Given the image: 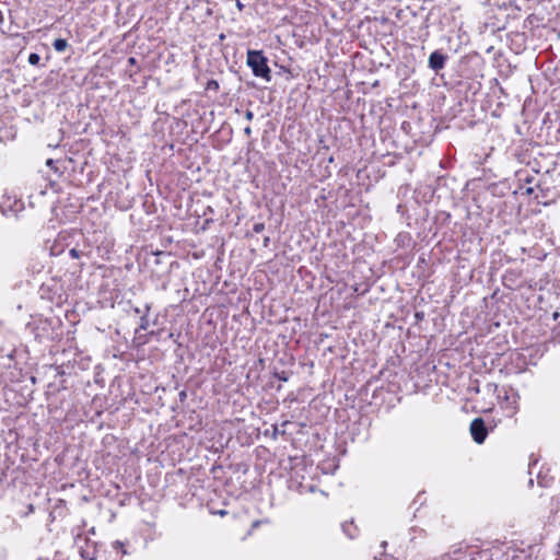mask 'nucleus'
I'll use <instances>...</instances> for the list:
<instances>
[{
    "label": "nucleus",
    "instance_id": "nucleus-1",
    "mask_svg": "<svg viewBox=\"0 0 560 560\" xmlns=\"http://www.w3.org/2000/svg\"><path fill=\"white\" fill-rule=\"evenodd\" d=\"M246 61L255 77H260L267 82L271 80V71L261 50H248Z\"/></svg>",
    "mask_w": 560,
    "mask_h": 560
},
{
    "label": "nucleus",
    "instance_id": "nucleus-2",
    "mask_svg": "<svg viewBox=\"0 0 560 560\" xmlns=\"http://www.w3.org/2000/svg\"><path fill=\"white\" fill-rule=\"evenodd\" d=\"M470 434L474 439V441L478 444L483 443V441L487 438V429L485 427V422L481 418H476L471 421L470 427Z\"/></svg>",
    "mask_w": 560,
    "mask_h": 560
},
{
    "label": "nucleus",
    "instance_id": "nucleus-3",
    "mask_svg": "<svg viewBox=\"0 0 560 560\" xmlns=\"http://www.w3.org/2000/svg\"><path fill=\"white\" fill-rule=\"evenodd\" d=\"M446 62V56L443 55L441 51L435 50L433 51L429 57V67L434 70L439 71L444 68Z\"/></svg>",
    "mask_w": 560,
    "mask_h": 560
},
{
    "label": "nucleus",
    "instance_id": "nucleus-4",
    "mask_svg": "<svg viewBox=\"0 0 560 560\" xmlns=\"http://www.w3.org/2000/svg\"><path fill=\"white\" fill-rule=\"evenodd\" d=\"M91 254V250H90V245H84V248L83 249H79L78 247H73L69 250V255L74 258V259H79L81 257H89Z\"/></svg>",
    "mask_w": 560,
    "mask_h": 560
},
{
    "label": "nucleus",
    "instance_id": "nucleus-5",
    "mask_svg": "<svg viewBox=\"0 0 560 560\" xmlns=\"http://www.w3.org/2000/svg\"><path fill=\"white\" fill-rule=\"evenodd\" d=\"M342 529L345 532V534L349 537V538H354L357 537L358 535V528L353 525V523H346L342 525Z\"/></svg>",
    "mask_w": 560,
    "mask_h": 560
},
{
    "label": "nucleus",
    "instance_id": "nucleus-6",
    "mask_svg": "<svg viewBox=\"0 0 560 560\" xmlns=\"http://www.w3.org/2000/svg\"><path fill=\"white\" fill-rule=\"evenodd\" d=\"M54 48L58 52H63L68 47V42L63 38H58L52 44Z\"/></svg>",
    "mask_w": 560,
    "mask_h": 560
},
{
    "label": "nucleus",
    "instance_id": "nucleus-7",
    "mask_svg": "<svg viewBox=\"0 0 560 560\" xmlns=\"http://www.w3.org/2000/svg\"><path fill=\"white\" fill-rule=\"evenodd\" d=\"M124 547H125V544L122 541L116 540L113 542V548L116 549L117 551H120L121 556L127 553V551Z\"/></svg>",
    "mask_w": 560,
    "mask_h": 560
},
{
    "label": "nucleus",
    "instance_id": "nucleus-8",
    "mask_svg": "<svg viewBox=\"0 0 560 560\" xmlns=\"http://www.w3.org/2000/svg\"><path fill=\"white\" fill-rule=\"evenodd\" d=\"M40 57L39 55L33 52L28 56V62L32 66H37L39 63Z\"/></svg>",
    "mask_w": 560,
    "mask_h": 560
},
{
    "label": "nucleus",
    "instance_id": "nucleus-9",
    "mask_svg": "<svg viewBox=\"0 0 560 560\" xmlns=\"http://www.w3.org/2000/svg\"><path fill=\"white\" fill-rule=\"evenodd\" d=\"M46 165L54 170V172L57 173L59 176L62 174V172L59 171V168L56 166V162L52 159H48L46 161Z\"/></svg>",
    "mask_w": 560,
    "mask_h": 560
},
{
    "label": "nucleus",
    "instance_id": "nucleus-10",
    "mask_svg": "<svg viewBox=\"0 0 560 560\" xmlns=\"http://www.w3.org/2000/svg\"><path fill=\"white\" fill-rule=\"evenodd\" d=\"M254 232L260 233L265 230L264 223H256L253 228Z\"/></svg>",
    "mask_w": 560,
    "mask_h": 560
},
{
    "label": "nucleus",
    "instance_id": "nucleus-11",
    "mask_svg": "<svg viewBox=\"0 0 560 560\" xmlns=\"http://www.w3.org/2000/svg\"><path fill=\"white\" fill-rule=\"evenodd\" d=\"M140 328L144 330L148 328V320L144 317L141 318Z\"/></svg>",
    "mask_w": 560,
    "mask_h": 560
},
{
    "label": "nucleus",
    "instance_id": "nucleus-12",
    "mask_svg": "<svg viewBox=\"0 0 560 560\" xmlns=\"http://www.w3.org/2000/svg\"><path fill=\"white\" fill-rule=\"evenodd\" d=\"M245 118L250 121L254 118V114L252 110H246Z\"/></svg>",
    "mask_w": 560,
    "mask_h": 560
},
{
    "label": "nucleus",
    "instance_id": "nucleus-13",
    "mask_svg": "<svg viewBox=\"0 0 560 560\" xmlns=\"http://www.w3.org/2000/svg\"><path fill=\"white\" fill-rule=\"evenodd\" d=\"M244 132L245 135L249 136L252 133V129L249 126H247L245 129H244Z\"/></svg>",
    "mask_w": 560,
    "mask_h": 560
},
{
    "label": "nucleus",
    "instance_id": "nucleus-14",
    "mask_svg": "<svg viewBox=\"0 0 560 560\" xmlns=\"http://www.w3.org/2000/svg\"><path fill=\"white\" fill-rule=\"evenodd\" d=\"M129 63L133 65L136 62V59L133 57L129 58Z\"/></svg>",
    "mask_w": 560,
    "mask_h": 560
},
{
    "label": "nucleus",
    "instance_id": "nucleus-15",
    "mask_svg": "<svg viewBox=\"0 0 560 560\" xmlns=\"http://www.w3.org/2000/svg\"><path fill=\"white\" fill-rule=\"evenodd\" d=\"M236 5H237V8H238L240 10H242V8H243V4H242V3H241V2L238 1V0H237V3H236Z\"/></svg>",
    "mask_w": 560,
    "mask_h": 560
}]
</instances>
